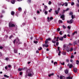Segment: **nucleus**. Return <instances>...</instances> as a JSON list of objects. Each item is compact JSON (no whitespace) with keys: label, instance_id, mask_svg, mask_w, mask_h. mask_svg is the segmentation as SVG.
Wrapping results in <instances>:
<instances>
[{"label":"nucleus","instance_id":"nucleus-1","mask_svg":"<svg viewBox=\"0 0 79 79\" xmlns=\"http://www.w3.org/2000/svg\"><path fill=\"white\" fill-rule=\"evenodd\" d=\"M27 73H28V76L32 77L33 76V72L31 71V69H28L27 71Z\"/></svg>","mask_w":79,"mask_h":79},{"label":"nucleus","instance_id":"nucleus-2","mask_svg":"<svg viewBox=\"0 0 79 79\" xmlns=\"http://www.w3.org/2000/svg\"><path fill=\"white\" fill-rule=\"evenodd\" d=\"M16 42L17 44H21V42H19V40L18 39H17L16 40H15L14 41V44H15V42Z\"/></svg>","mask_w":79,"mask_h":79},{"label":"nucleus","instance_id":"nucleus-3","mask_svg":"<svg viewBox=\"0 0 79 79\" xmlns=\"http://www.w3.org/2000/svg\"><path fill=\"white\" fill-rule=\"evenodd\" d=\"M58 39H59L60 40H61V41H63V37H62L59 38V37H58L56 38V42H58Z\"/></svg>","mask_w":79,"mask_h":79},{"label":"nucleus","instance_id":"nucleus-4","mask_svg":"<svg viewBox=\"0 0 79 79\" xmlns=\"http://www.w3.org/2000/svg\"><path fill=\"white\" fill-rule=\"evenodd\" d=\"M53 17H51L50 18H49V17H47V19H48V22H50V21H51V20L52 19H53Z\"/></svg>","mask_w":79,"mask_h":79},{"label":"nucleus","instance_id":"nucleus-5","mask_svg":"<svg viewBox=\"0 0 79 79\" xmlns=\"http://www.w3.org/2000/svg\"><path fill=\"white\" fill-rule=\"evenodd\" d=\"M9 26L10 27H15V25L14 24L11 23H10Z\"/></svg>","mask_w":79,"mask_h":79},{"label":"nucleus","instance_id":"nucleus-6","mask_svg":"<svg viewBox=\"0 0 79 79\" xmlns=\"http://www.w3.org/2000/svg\"><path fill=\"white\" fill-rule=\"evenodd\" d=\"M74 21H73V19H72L71 20H70L69 21H67V22L68 23H69V24H71L72 23H73V22Z\"/></svg>","mask_w":79,"mask_h":79},{"label":"nucleus","instance_id":"nucleus-7","mask_svg":"<svg viewBox=\"0 0 79 79\" xmlns=\"http://www.w3.org/2000/svg\"><path fill=\"white\" fill-rule=\"evenodd\" d=\"M60 8H58L57 10L55 11V13H56V14H58V13H59V11H60Z\"/></svg>","mask_w":79,"mask_h":79},{"label":"nucleus","instance_id":"nucleus-8","mask_svg":"<svg viewBox=\"0 0 79 79\" xmlns=\"http://www.w3.org/2000/svg\"><path fill=\"white\" fill-rule=\"evenodd\" d=\"M60 18L62 19V20H64V15H63L60 16Z\"/></svg>","mask_w":79,"mask_h":79},{"label":"nucleus","instance_id":"nucleus-9","mask_svg":"<svg viewBox=\"0 0 79 79\" xmlns=\"http://www.w3.org/2000/svg\"><path fill=\"white\" fill-rule=\"evenodd\" d=\"M56 39V38H55L54 39L52 40V43H53L54 44H55L56 43V40L55 39Z\"/></svg>","mask_w":79,"mask_h":79},{"label":"nucleus","instance_id":"nucleus-10","mask_svg":"<svg viewBox=\"0 0 79 79\" xmlns=\"http://www.w3.org/2000/svg\"><path fill=\"white\" fill-rule=\"evenodd\" d=\"M44 13H45V15H47L48 14V12L46 10H45V9H44V10L43 11V12H44Z\"/></svg>","mask_w":79,"mask_h":79},{"label":"nucleus","instance_id":"nucleus-11","mask_svg":"<svg viewBox=\"0 0 79 79\" xmlns=\"http://www.w3.org/2000/svg\"><path fill=\"white\" fill-rule=\"evenodd\" d=\"M73 71L74 73H77V69L76 68H74L73 69Z\"/></svg>","mask_w":79,"mask_h":79},{"label":"nucleus","instance_id":"nucleus-12","mask_svg":"<svg viewBox=\"0 0 79 79\" xmlns=\"http://www.w3.org/2000/svg\"><path fill=\"white\" fill-rule=\"evenodd\" d=\"M43 47H48V45L47 44H44L43 45Z\"/></svg>","mask_w":79,"mask_h":79},{"label":"nucleus","instance_id":"nucleus-13","mask_svg":"<svg viewBox=\"0 0 79 79\" xmlns=\"http://www.w3.org/2000/svg\"><path fill=\"white\" fill-rule=\"evenodd\" d=\"M69 10V8H67L65 10H64L63 12V13H64L65 11H68Z\"/></svg>","mask_w":79,"mask_h":79},{"label":"nucleus","instance_id":"nucleus-14","mask_svg":"<svg viewBox=\"0 0 79 79\" xmlns=\"http://www.w3.org/2000/svg\"><path fill=\"white\" fill-rule=\"evenodd\" d=\"M66 79H73V77H71L70 76L68 77H66Z\"/></svg>","mask_w":79,"mask_h":79},{"label":"nucleus","instance_id":"nucleus-15","mask_svg":"<svg viewBox=\"0 0 79 79\" xmlns=\"http://www.w3.org/2000/svg\"><path fill=\"white\" fill-rule=\"evenodd\" d=\"M64 3L63 2H62L60 4H59V5H62V6H64Z\"/></svg>","mask_w":79,"mask_h":79},{"label":"nucleus","instance_id":"nucleus-16","mask_svg":"<svg viewBox=\"0 0 79 79\" xmlns=\"http://www.w3.org/2000/svg\"><path fill=\"white\" fill-rule=\"evenodd\" d=\"M15 13L13 11L11 12V15H15Z\"/></svg>","mask_w":79,"mask_h":79},{"label":"nucleus","instance_id":"nucleus-17","mask_svg":"<svg viewBox=\"0 0 79 79\" xmlns=\"http://www.w3.org/2000/svg\"><path fill=\"white\" fill-rule=\"evenodd\" d=\"M44 8L46 9V10H48V7L47 6L45 5L44 6Z\"/></svg>","mask_w":79,"mask_h":79},{"label":"nucleus","instance_id":"nucleus-18","mask_svg":"<svg viewBox=\"0 0 79 79\" xmlns=\"http://www.w3.org/2000/svg\"><path fill=\"white\" fill-rule=\"evenodd\" d=\"M54 75V73H52L51 74H50L49 75V77H50L51 76H53Z\"/></svg>","mask_w":79,"mask_h":79},{"label":"nucleus","instance_id":"nucleus-19","mask_svg":"<svg viewBox=\"0 0 79 79\" xmlns=\"http://www.w3.org/2000/svg\"><path fill=\"white\" fill-rule=\"evenodd\" d=\"M65 73L66 74H68V70L67 69L65 70Z\"/></svg>","mask_w":79,"mask_h":79},{"label":"nucleus","instance_id":"nucleus-20","mask_svg":"<svg viewBox=\"0 0 79 79\" xmlns=\"http://www.w3.org/2000/svg\"><path fill=\"white\" fill-rule=\"evenodd\" d=\"M4 77H7V78H8V77H9V76L6 75H4Z\"/></svg>","mask_w":79,"mask_h":79},{"label":"nucleus","instance_id":"nucleus-21","mask_svg":"<svg viewBox=\"0 0 79 79\" xmlns=\"http://www.w3.org/2000/svg\"><path fill=\"white\" fill-rule=\"evenodd\" d=\"M17 51H18V50H17V49H15L14 50V52L15 53H16Z\"/></svg>","mask_w":79,"mask_h":79},{"label":"nucleus","instance_id":"nucleus-22","mask_svg":"<svg viewBox=\"0 0 79 79\" xmlns=\"http://www.w3.org/2000/svg\"><path fill=\"white\" fill-rule=\"evenodd\" d=\"M59 23H63V21H62V20H59Z\"/></svg>","mask_w":79,"mask_h":79},{"label":"nucleus","instance_id":"nucleus-23","mask_svg":"<svg viewBox=\"0 0 79 79\" xmlns=\"http://www.w3.org/2000/svg\"><path fill=\"white\" fill-rule=\"evenodd\" d=\"M72 67H73V65L71 64L69 66V68H72Z\"/></svg>","mask_w":79,"mask_h":79},{"label":"nucleus","instance_id":"nucleus-24","mask_svg":"<svg viewBox=\"0 0 79 79\" xmlns=\"http://www.w3.org/2000/svg\"><path fill=\"white\" fill-rule=\"evenodd\" d=\"M73 48H70V52H72V51H73Z\"/></svg>","mask_w":79,"mask_h":79},{"label":"nucleus","instance_id":"nucleus-25","mask_svg":"<svg viewBox=\"0 0 79 79\" xmlns=\"http://www.w3.org/2000/svg\"><path fill=\"white\" fill-rule=\"evenodd\" d=\"M51 40V39L50 38H49L46 39V40L47 41H48V40Z\"/></svg>","mask_w":79,"mask_h":79},{"label":"nucleus","instance_id":"nucleus-26","mask_svg":"<svg viewBox=\"0 0 79 79\" xmlns=\"http://www.w3.org/2000/svg\"><path fill=\"white\" fill-rule=\"evenodd\" d=\"M65 6H68V3L65 2Z\"/></svg>","mask_w":79,"mask_h":79},{"label":"nucleus","instance_id":"nucleus-27","mask_svg":"<svg viewBox=\"0 0 79 79\" xmlns=\"http://www.w3.org/2000/svg\"><path fill=\"white\" fill-rule=\"evenodd\" d=\"M34 43H35V44H37V43H38V42H37V41H34Z\"/></svg>","mask_w":79,"mask_h":79},{"label":"nucleus","instance_id":"nucleus-28","mask_svg":"<svg viewBox=\"0 0 79 79\" xmlns=\"http://www.w3.org/2000/svg\"><path fill=\"white\" fill-rule=\"evenodd\" d=\"M74 5V2H72L71 3V5L73 6V5Z\"/></svg>","mask_w":79,"mask_h":79},{"label":"nucleus","instance_id":"nucleus-29","mask_svg":"<svg viewBox=\"0 0 79 79\" xmlns=\"http://www.w3.org/2000/svg\"><path fill=\"white\" fill-rule=\"evenodd\" d=\"M47 43H48V41L46 40L45 41V44H47Z\"/></svg>","mask_w":79,"mask_h":79},{"label":"nucleus","instance_id":"nucleus-30","mask_svg":"<svg viewBox=\"0 0 79 79\" xmlns=\"http://www.w3.org/2000/svg\"><path fill=\"white\" fill-rule=\"evenodd\" d=\"M59 34L60 35H62V31H60V32H59Z\"/></svg>","mask_w":79,"mask_h":79},{"label":"nucleus","instance_id":"nucleus-31","mask_svg":"<svg viewBox=\"0 0 79 79\" xmlns=\"http://www.w3.org/2000/svg\"><path fill=\"white\" fill-rule=\"evenodd\" d=\"M77 34V32L76 31L74 32L73 34V35H74V34Z\"/></svg>","mask_w":79,"mask_h":79},{"label":"nucleus","instance_id":"nucleus-32","mask_svg":"<svg viewBox=\"0 0 79 79\" xmlns=\"http://www.w3.org/2000/svg\"><path fill=\"white\" fill-rule=\"evenodd\" d=\"M79 63V61L78 60H77L76 64H78Z\"/></svg>","mask_w":79,"mask_h":79},{"label":"nucleus","instance_id":"nucleus-33","mask_svg":"<svg viewBox=\"0 0 79 79\" xmlns=\"http://www.w3.org/2000/svg\"><path fill=\"white\" fill-rule=\"evenodd\" d=\"M22 10V9H21V8L20 7V8H19V11H21Z\"/></svg>","mask_w":79,"mask_h":79},{"label":"nucleus","instance_id":"nucleus-34","mask_svg":"<svg viewBox=\"0 0 79 79\" xmlns=\"http://www.w3.org/2000/svg\"><path fill=\"white\" fill-rule=\"evenodd\" d=\"M74 16H73V15H72L71 17L72 19H74Z\"/></svg>","mask_w":79,"mask_h":79},{"label":"nucleus","instance_id":"nucleus-35","mask_svg":"<svg viewBox=\"0 0 79 79\" xmlns=\"http://www.w3.org/2000/svg\"><path fill=\"white\" fill-rule=\"evenodd\" d=\"M66 35H65L64 36H63V37L64 38V39H65V38H66Z\"/></svg>","mask_w":79,"mask_h":79},{"label":"nucleus","instance_id":"nucleus-36","mask_svg":"<svg viewBox=\"0 0 79 79\" xmlns=\"http://www.w3.org/2000/svg\"><path fill=\"white\" fill-rule=\"evenodd\" d=\"M61 53V52H60V51H59V53H58V55L59 56H60V53Z\"/></svg>","mask_w":79,"mask_h":79},{"label":"nucleus","instance_id":"nucleus-37","mask_svg":"<svg viewBox=\"0 0 79 79\" xmlns=\"http://www.w3.org/2000/svg\"><path fill=\"white\" fill-rule=\"evenodd\" d=\"M12 37H13V35H11L10 36L9 39H11V38H12Z\"/></svg>","mask_w":79,"mask_h":79},{"label":"nucleus","instance_id":"nucleus-38","mask_svg":"<svg viewBox=\"0 0 79 79\" xmlns=\"http://www.w3.org/2000/svg\"><path fill=\"white\" fill-rule=\"evenodd\" d=\"M59 45V43L58 42H57L56 43V45Z\"/></svg>","mask_w":79,"mask_h":79},{"label":"nucleus","instance_id":"nucleus-39","mask_svg":"<svg viewBox=\"0 0 79 79\" xmlns=\"http://www.w3.org/2000/svg\"><path fill=\"white\" fill-rule=\"evenodd\" d=\"M61 64L62 65H64V62H63L62 63H61Z\"/></svg>","mask_w":79,"mask_h":79},{"label":"nucleus","instance_id":"nucleus-40","mask_svg":"<svg viewBox=\"0 0 79 79\" xmlns=\"http://www.w3.org/2000/svg\"><path fill=\"white\" fill-rule=\"evenodd\" d=\"M28 2L29 3H31V0H28Z\"/></svg>","mask_w":79,"mask_h":79},{"label":"nucleus","instance_id":"nucleus-41","mask_svg":"<svg viewBox=\"0 0 79 79\" xmlns=\"http://www.w3.org/2000/svg\"><path fill=\"white\" fill-rule=\"evenodd\" d=\"M51 3H52V2H50V1H49V2H48V4L50 5L51 4Z\"/></svg>","mask_w":79,"mask_h":79},{"label":"nucleus","instance_id":"nucleus-42","mask_svg":"<svg viewBox=\"0 0 79 79\" xmlns=\"http://www.w3.org/2000/svg\"><path fill=\"white\" fill-rule=\"evenodd\" d=\"M51 11H52V9H50V10H49V12H51Z\"/></svg>","mask_w":79,"mask_h":79},{"label":"nucleus","instance_id":"nucleus-43","mask_svg":"<svg viewBox=\"0 0 79 79\" xmlns=\"http://www.w3.org/2000/svg\"><path fill=\"white\" fill-rule=\"evenodd\" d=\"M57 64V62H55L54 63V64Z\"/></svg>","mask_w":79,"mask_h":79},{"label":"nucleus","instance_id":"nucleus-44","mask_svg":"<svg viewBox=\"0 0 79 79\" xmlns=\"http://www.w3.org/2000/svg\"><path fill=\"white\" fill-rule=\"evenodd\" d=\"M69 45H70L71 46H72V45H73V44H71V43H69Z\"/></svg>","mask_w":79,"mask_h":79},{"label":"nucleus","instance_id":"nucleus-45","mask_svg":"<svg viewBox=\"0 0 79 79\" xmlns=\"http://www.w3.org/2000/svg\"><path fill=\"white\" fill-rule=\"evenodd\" d=\"M68 29H71V27H69V26H68Z\"/></svg>","mask_w":79,"mask_h":79},{"label":"nucleus","instance_id":"nucleus-46","mask_svg":"<svg viewBox=\"0 0 79 79\" xmlns=\"http://www.w3.org/2000/svg\"><path fill=\"white\" fill-rule=\"evenodd\" d=\"M37 13H38V14H39V13H40V12L39 11H37Z\"/></svg>","mask_w":79,"mask_h":79},{"label":"nucleus","instance_id":"nucleus-47","mask_svg":"<svg viewBox=\"0 0 79 79\" xmlns=\"http://www.w3.org/2000/svg\"><path fill=\"white\" fill-rule=\"evenodd\" d=\"M77 7H79V4H77Z\"/></svg>","mask_w":79,"mask_h":79},{"label":"nucleus","instance_id":"nucleus-48","mask_svg":"<svg viewBox=\"0 0 79 79\" xmlns=\"http://www.w3.org/2000/svg\"><path fill=\"white\" fill-rule=\"evenodd\" d=\"M73 12H70V15H73Z\"/></svg>","mask_w":79,"mask_h":79},{"label":"nucleus","instance_id":"nucleus-49","mask_svg":"<svg viewBox=\"0 0 79 79\" xmlns=\"http://www.w3.org/2000/svg\"><path fill=\"white\" fill-rule=\"evenodd\" d=\"M60 79H63V77L62 76H60Z\"/></svg>","mask_w":79,"mask_h":79},{"label":"nucleus","instance_id":"nucleus-50","mask_svg":"<svg viewBox=\"0 0 79 79\" xmlns=\"http://www.w3.org/2000/svg\"><path fill=\"white\" fill-rule=\"evenodd\" d=\"M73 57H74V56L73 55H72L71 57V58H73Z\"/></svg>","mask_w":79,"mask_h":79},{"label":"nucleus","instance_id":"nucleus-51","mask_svg":"<svg viewBox=\"0 0 79 79\" xmlns=\"http://www.w3.org/2000/svg\"><path fill=\"white\" fill-rule=\"evenodd\" d=\"M41 49H42V48H41V47H40V48H39V49H38V50H41Z\"/></svg>","mask_w":79,"mask_h":79},{"label":"nucleus","instance_id":"nucleus-52","mask_svg":"<svg viewBox=\"0 0 79 79\" xmlns=\"http://www.w3.org/2000/svg\"><path fill=\"white\" fill-rule=\"evenodd\" d=\"M57 31H60V28H58Z\"/></svg>","mask_w":79,"mask_h":79},{"label":"nucleus","instance_id":"nucleus-53","mask_svg":"<svg viewBox=\"0 0 79 79\" xmlns=\"http://www.w3.org/2000/svg\"><path fill=\"white\" fill-rule=\"evenodd\" d=\"M66 61L68 63V62H69V60L68 59H67L66 60Z\"/></svg>","mask_w":79,"mask_h":79},{"label":"nucleus","instance_id":"nucleus-54","mask_svg":"<svg viewBox=\"0 0 79 79\" xmlns=\"http://www.w3.org/2000/svg\"><path fill=\"white\" fill-rule=\"evenodd\" d=\"M9 60V58H6V60Z\"/></svg>","mask_w":79,"mask_h":79},{"label":"nucleus","instance_id":"nucleus-55","mask_svg":"<svg viewBox=\"0 0 79 79\" xmlns=\"http://www.w3.org/2000/svg\"><path fill=\"white\" fill-rule=\"evenodd\" d=\"M63 28H64V29H65V28H66V27H65L63 25Z\"/></svg>","mask_w":79,"mask_h":79},{"label":"nucleus","instance_id":"nucleus-56","mask_svg":"<svg viewBox=\"0 0 79 79\" xmlns=\"http://www.w3.org/2000/svg\"><path fill=\"white\" fill-rule=\"evenodd\" d=\"M18 71H21V69H18Z\"/></svg>","mask_w":79,"mask_h":79},{"label":"nucleus","instance_id":"nucleus-57","mask_svg":"<svg viewBox=\"0 0 79 79\" xmlns=\"http://www.w3.org/2000/svg\"><path fill=\"white\" fill-rule=\"evenodd\" d=\"M22 74H23V73L22 72L20 73V75H22Z\"/></svg>","mask_w":79,"mask_h":79},{"label":"nucleus","instance_id":"nucleus-58","mask_svg":"<svg viewBox=\"0 0 79 79\" xmlns=\"http://www.w3.org/2000/svg\"><path fill=\"white\" fill-rule=\"evenodd\" d=\"M3 47L2 46H0V49H2Z\"/></svg>","mask_w":79,"mask_h":79},{"label":"nucleus","instance_id":"nucleus-59","mask_svg":"<svg viewBox=\"0 0 79 79\" xmlns=\"http://www.w3.org/2000/svg\"><path fill=\"white\" fill-rule=\"evenodd\" d=\"M58 51H60V47H58Z\"/></svg>","mask_w":79,"mask_h":79},{"label":"nucleus","instance_id":"nucleus-60","mask_svg":"<svg viewBox=\"0 0 79 79\" xmlns=\"http://www.w3.org/2000/svg\"><path fill=\"white\" fill-rule=\"evenodd\" d=\"M18 2H21V1H22L23 0H17Z\"/></svg>","mask_w":79,"mask_h":79},{"label":"nucleus","instance_id":"nucleus-61","mask_svg":"<svg viewBox=\"0 0 79 79\" xmlns=\"http://www.w3.org/2000/svg\"><path fill=\"white\" fill-rule=\"evenodd\" d=\"M36 53H39V51H36Z\"/></svg>","mask_w":79,"mask_h":79},{"label":"nucleus","instance_id":"nucleus-62","mask_svg":"<svg viewBox=\"0 0 79 79\" xmlns=\"http://www.w3.org/2000/svg\"><path fill=\"white\" fill-rule=\"evenodd\" d=\"M64 48L65 47H66V45L64 44Z\"/></svg>","mask_w":79,"mask_h":79},{"label":"nucleus","instance_id":"nucleus-63","mask_svg":"<svg viewBox=\"0 0 79 79\" xmlns=\"http://www.w3.org/2000/svg\"><path fill=\"white\" fill-rule=\"evenodd\" d=\"M8 67H9V68H11V65H8Z\"/></svg>","mask_w":79,"mask_h":79},{"label":"nucleus","instance_id":"nucleus-64","mask_svg":"<svg viewBox=\"0 0 79 79\" xmlns=\"http://www.w3.org/2000/svg\"><path fill=\"white\" fill-rule=\"evenodd\" d=\"M46 50H47V51H49V50L48 49V48H47V49H46Z\"/></svg>","mask_w":79,"mask_h":79}]
</instances>
